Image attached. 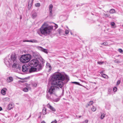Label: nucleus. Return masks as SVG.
<instances>
[{
    "instance_id": "f257e3e1",
    "label": "nucleus",
    "mask_w": 123,
    "mask_h": 123,
    "mask_svg": "<svg viewBox=\"0 0 123 123\" xmlns=\"http://www.w3.org/2000/svg\"><path fill=\"white\" fill-rule=\"evenodd\" d=\"M54 78V79L51 83L54 85L52 86L48 90L50 94H54L56 90L59 88L57 86L62 88L63 84L69 80L68 77L66 76L65 77L64 75L59 73L55 75Z\"/></svg>"
},
{
    "instance_id": "f03ea898",
    "label": "nucleus",
    "mask_w": 123,
    "mask_h": 123,
    "mask_svg": "<svg viewBox=\"0 0 123 123\" xmlns=\"http://www.w3.org/2000/svg\"><path fill=\"white\" fill-rule=\"evenodd\" d=\"M4 62L8 66L12 65V68H16L19 70L21 69L20 63L17 60L16 56L14 54L11 55L10 58L8 57L5 58Z\"/></svg>"
},
{
    "instance_id": "7ed1b4c3",
    "label": "nucleus",
    "mask_w": 123,
    "mask_h": 123,
    "mask_svg": "<svg viewBox=\"0 0 123 123\" xmlns=\"http://www.w3.org/2000/svg\"><path fill=\"white\" fill-rule=\"evenodd\" d=\"M53 26L48 25L44 23L37 31V33L40 36L43 35L45 36L49 35L51 33L53 29Z\"/></svg>"
},
{
    "instance_id": "20e7f679",
    "label": "nucleus",
    "mask_w": 123,
    "mask_h": 123,
    "mask_svg": "<svg viewBox=\"0 0 123 123\" xmlns=\"http://www.w3.org/2000/svg\"><path fill=\"white\" fill-rule=\"evenodd\" d=\"M31 55L29 54L22 55L20 58V61L23 63H27L30 60Z\"/></svg>"
},
{
    "instance_id": "39448f33",
    "label": "nucleus",
    "mask_w": 123,
    "mask_h": 123,
    "mask_svg": "<svg viewBox=\"0 0 123 123\" xmlns=\"http://www.w3.org/2000/svg\"><path fill=\"white\" fill-rule=\"evenodd\" d=\"M39 62L36 59H33L28 63L29 65L31 67H36L38 65Z\"/></svg>"
},
{
    "instance_id": "423d86ee",
    "label": "nucleus",
    "mask_w": 123,
    "mask_h": 123,
    "mask_svg": "<svg viewBox=\"0 0 123 123\" xmlns=\"http://www.w3.org/2000/svg\"><path fill=\"white\" fill-rule=\"evenodd\" d=\"M40 60L41 62V63H40L39 64L38 63L37 68L39 70H40L42 69V67L44 66V63L45 62L44 60L42 57L40 58Z\"/></svg>"
},
{
    "instance_id": "0eeeda50",
    "label": "nucleus",
    "mask_w": 123,
    "mask_h": 123,
    "mask_svg": "<svg viewBox=\"0 0 123 123\" xmlns=\"http://www.w3.org/2000/svg\"><path fill=\"white\" fill-rule=\"evenodd\" d=\"M36 48L38 49L47 54L48 53L47 49L43 48L42 47L40 46H37Z\"/></svg>"
},
{
    "instance_id": "6e6552de",
    "label": "nucleus",
    "mask_w": 123,
    "mask_h": 123,
    "mask_svg": "<svg viewBox=\"0 0 123 123\" xmlns=\"http://www.w3.org/2000/svg\"><path fill=\"white\" fill-rule=\"evenodd\" d=\"M14 106V105L13 103H11L9 104L7 106V110H10L12 109Z\"/></svg>"
},
{
    "instance_id": "1a4fd4ad",
    "label": "nucleus",
    "mask_w": 123,
    "mask_h": 123,
    "mask_svg": "<svg viewBox=\"0 0 123 123\" xmlns=\"http://www.w3.org/2000/svg\"><path fill=\"white\" fill-rule=\"evenodd\" d=\"M28 69V67L27 66L24 65L22 67V70L24 72H26L27 71Z\"/></svg>"
},
{
    "instance_id": "9d476101",
    "label": "nucleus",
    "mask_w": 123,
    "mask_h": 123,
    "mask_svg": "<svg viewBox=\"0 0 123 123\" xmlns=\"http://www.w3.org/2000/svg\"><path fill=\"white\" fill-rule=\"evenodd\" d=\"M53 7V5L52 4H50L49 6V9L50 12L49 15L50 16H52V9Z\"/></svg>"
},
{
    "instance_id": "9b49d317",
    "label": "nucleus",
    "mask_w": 123,
    "mask_h": 123,
    "mask_svg": "<svg viewBox=\"0 0 123 123\" xmlns=\"http://www.w3.org/2000/svg\"><path fill=\"white\" fill-rule=\"evenodd\" d=\"M37 70L36 68H34L33 67H31V68H29V71L30 73H31L36 71Z\"/></svg>"
},
{
    "instance_id": "f8f14e48",
    "label": "nucleus",
    "mask_w": 123,
    "mask_h": 123,
    "mask_svg": "<svg viewBox=\"0 0 123 123\" xmlns=\"http://www.w3.org/2000/svg\"><path fill=\"white\" fill-rule=\"evenodd\" d=\"M47 106L48 108L50 109L51 110L55 111V109L52 106H51L49 104H48L47 105Z\"/></svg>"
},
{
    "instance_id": "ddd939ff",
    "label": "nucleus",
    "mask_w": 123,
    "mask_h": 123,
    "mask_svg": "<svg viewBox=\"0 0 123 123\" xmlns=\"http://www.w3.org/2000/svg\"><path fill=\"white\" fill-rule=\"evenodd\" d=\"M7 90L6 88H3L1 90V93L3 95H5L6 94V92Z\"/></svg>"
},
{
    "instance_id": "4468645a",
    "label": "nucleus",
    "mask_w": 123,
    "mask_h": 123,
    "mask_svg": "<svg viewBox=\"0 0 123 123\" xmlns=\"http://www.w3.org/2000/svg\"><path fill=\"white\" fill-rule=\"evenodd\" d=\"M27 42H31L32 43H38V41L35 39H32L30 40H28L26 41Z\"/></svg>"
},
{
    "instance_id": "2eb2a0df",
    "label": "nucleus",
    "mask_w": 123,
    "mask_h": 123,
    "mask_svg": "<svg viewBox=\"0 0 123 123\" xmlns=\"http://www.w3.org/2000/svg\"><path fill=\"white\" fill-rule=\"evenodd\" d=\"M3 99L4 102H8L10 100V98L8 97L3 98Z\"/></svg>"
},
{
    "instance_id": "dca6fc26",
    "label": "nucleus",
    "mask_w": 123,
    "mask_h": 123,
    "mask_svg": "<svg viewBox=\"0 0 123 123\" xmlns=\"http://www.w3.org/2000/svg\"><path fill=\"white\" fill-rule=\"evenodd\" d=\"M46 66L47 68H49V70L50 71L51 69V67L50 64L48 63H47L46 64Z\"/></svg>"
},
{
    "instance_id": "f3484780",
    "label": "nucleus",
    "mask_w": 123,
    "mask_h": 123,
    "mask_svg": "<svg viewBox=\"0 0 123 123\" xmlns=\"http://www.w3.org/2000/svg\"><path fill=\"white\" fill-rule=\"evenodd\" d=\"M13 80V78L12 77H9L7 79V82H10L12 81Z\"/></svg>"
},
{
    "instance_id": "a211bd4d",
    "label": "nucleus",
    "mask_w": 123,
    "mask_h": 123,
    "mask_svg": "<svg viewBox=\"0 0 123 123\" xmlns=\"http://www.w3.org/2000/svg\"><path fill=\"white\" fill-rule=\"evenodd\" d=\"M109 12L111 14H113L115 13V11L114 9H112L110 10Z\"/></svg>"
},
{
    "instance_id": "6ab92c4d",
    "label": "nucleus",
    "mask_w": 123,
    "mask_h": 123,
    "mask_svg": "<svg viewBox=\"0 0 123 123\" xmlns=\"http://www.w3.org/2000/svg\"><path fill=\"white\" fill-rule=\"evenodd\" d=\"M46 109L45 108H44L43 109V115H45L46 114Z\"/></svg>"
},
{
    "instance_id": "aec40b11",
    "label": "nucleus",
    "mask_w": 123,
    "mask_h": 123,
    "mask_svg": "<svg viewBox=\"0 0 123 123\" xmlns=\"http://www.w3.org/2000/svg\"><path fill=\"white\" fill-rule=\"evenodd\" d=\"M93 103V102L92 101H91L87 104V105L86 106V107H87L88 106H90L92 105Z\"/></svg>"
},
{
    "instance_id": "412c9836",
    "label": "nucleus",
    "mask_w": 123,
    "mask_h": 123,
    "mask_svg": "<svg viewBox=\"0 0 123 123\" xmlns=\"http://www.w3.org/2000/svg\"><path fill=\"white\" fill-rule=\"evenodd\" d=\"M33 1L34 0H31V2H30V1H29L28 4V6H30V7H31L32 6Z\"/></svg>"
},
{
    "instance_id": "4be33fe9",
    "label": "nucleus",
    "mask_w": 123,
    "mask_h": 123,
    "mask_svg": "<svg viewBox=\"0 0 123 123\" xmlns=\"http://www.w3.org/2000/svg\"><path fill=\"white\" fill-rule=\"evenodd\" d=\"M115 24L114 22H112L111 23V25L112 26V28H115L116 27L115 26Z\"/></svg>"
},
{
    "instance_id": "5701e85b",
    "label": "nucleus",
    "mask_w": 123,
    "mask_h": 123,
    "mask_svg": "<svg viewBox=\"0 0 123 123\" xmlns=\"http://www.w3.org/2000/svg\"><path fill=\"white\" fill-rule=\"evenodd\" d=\"M23 90L25 92H27L28 90V88L27 87L24 88L23 89Z\"/></svg>"
},
{
    "instance_id": "b1692460",
    "label": "nucleus",
    "mask_w": 123,
    "mask_h": 123,
    "mask_svg": "<svg viewBox=\"0 0 123 123\" xmlns=\"http://www.w3.org/2000/svg\"><path fill=\"white\" fill-rule=\"evenodd\" d=\"M105 116V115L104 114H103V113L101 114V119H103V118Z\"/></svg>"
},
{
    "instance_id": "393cba45",
    "label": "nucleus",
    "mask_w": 123,
    "mask_h": 123,
    "mask_svg": "<svg viewBox=\"0 0 123 123\" xmlns=\"http://www.w3.org/2000/svg\"><path fill=\"white\" fill-rule=\"evenodd\" d=\"M32 15L33 18H35L37 16V13L36 12L32 14Z\"/></svg>"
},
{
    "instance_id": "a878e982",
    "label": "nucleus",
    "mask_w": 123,
    "mask_h": 123,
    "mask_svg": "<svg viewBox=\"0 0 123 123\" xmlns=\"http://www.w3.org/2000/svg\"><path fill=\"white\" fill-rule=\"evenodd\" d=\"M101 45H104L105 46H106L108 45V43L107 42H105L103 43H101Z\"/></svg>"
},
{
    "instance_id": "bb28decb",
    "label": "nucleus",
    "mask_w": 123,
    "mask_h": 123,
    "mask_svg": "<svg viewBox=\"0 0 123 123\" xmlns=\"http://www.w3.org/2000/svg\"><path fill=\"white\" fill-rule=\"evenodd\" d=\"M35 5L36 6L38 7L40 6V3H37Z\"/></svg>"
},
{
    "instance_id": "cd10ccee",
    "label": "nucleus",
    "mask_w": 123,
    "mask_h": 123,
    "mask_svg": "<svg viewBox=\"0 0 123 123\" xmlns=\"http://www.w3.org/2000/svg\"><path fill=\"white\" fill-rule=\"evenodd\" d=\"M114 62L115 63H120V62L117 59H116L114 60Z\"/></svg>"
},
{
    "instance_id": "c85d7f7f",
    "label": "nucleus",
    "mask_w": 123,
    "mask_h": 123,
    "mask_svg": "<svg viewBox=\"0 0 123 123\" xmlns=\"http://www.w3.org/2000/svg\"><path fill=\"white\" fill-rule=\"evenodd\" d=\"M104 62L102 61H98L97 63L101 65L103 64Z\"/></svg>"
},
{
    "instance_id": "c756f323",
    "label": "nucleus",
    "mask_w": 123,
    "mask_h": 123,
    "mask_svg": "<svg viewBox=\"0 0 123 123\" xmlns=\"http://www.w3.org/2000/svg\"><path fill=\"white\" fill-rule=\"evenodd\" d=\"M72 83L75 84H78L80 86H82L80 84L79 82H72Z\"/></svg>"
},
{
    "instance_id": "7c9ffc66",
    "label": "nucleus",
    "mask_w": 123,
    "mask_h": 123,
    "mask_svg": "<svg viewBox=\"0 0 123 123\" xmlns=\"http://www.w3.org/2000/svg\"><path fill=\"white\" fill-rule=\"evenodd\" d=\"M96 108L94 106H93L92 108V111H95L96 110Z\"/></svg>"
},
{
    "instance_id": "2f4dec72",
    "label": "nucleus",
    "mask_w": 123,
    "mask_h": 123,
    "mask_svg": "<svg viewBox=\"0 0 123 123\" xmlns=\"http://www.w3.org/2000/svg\"><path fill=\"white\" fill-rule=\"evenodd\" d=\"M102 76L104 78H106V76H107V75L105 74H102Z\"/></svg>"
},
{
    "instance_id": "473e14b6",
    "label": "nucleus",
    "mask_w": 123,
    "mask_h": 123,
    "mask_svg": "<svg viewBox=\"0 0 123 123\" xmlns=\"http://www.w3.org/2000/svg\"><path fill=\"white\" fill-rule=\"evenodd\" d=\"M88 122V120L87 119L85 121L81 123H87Z\"/></svg>"
},
{
    "instance_id": "72a5a7b5",
    "label": "nucleus",
    "mask_w": 123,
    "mask_h": 123,
    "mask_svg": "<svg viewBox=\"0 0 123 123\" xmlns=\"http://www.w3.org/2000/svg\"><path fill=\"white\" fill-rule=\"evenodd\" d=\"M113 90L114 92H116L117 90V88L116 87H115L113 88Z\"/></svg>"
},
{
    "instance_id": "f704fd0d",
    "label": "nucleus",
    "mask_w": 123,
    "mask_h": 123,
    "mask_svg": "<svg viewBox=\"0 0 123 123\" xmlns=\"http://www.w3.org/2000/svg\"><path fill=\"white\" fill-rule=\"evenodd\" d=\"M32 86L34 87H36L37 86V84L35 83H32Z\"/></svg>"
},
{
    "instance_id": "c9c22d12",
    "label": "nucleus",
    "mask_w": 123,
    "mask_h": 123,
    "mask_svg": "<svg viewBox=\"0 0 123 123\" xmlns=\"http://www.w3.org/2000/svg\"><path fill=\"white\" fill-rule=\"evenodd\" d=\"M121 81L120 80H118L117 82V85H118L120 83Z\"/></svg>"
},
{
    "instance_id": "e433bc0d",
    "label": "nucleus",
    "mask_w": 123,
    "mask_h": 123,
    "mask_svg": "<svg viewBox=\"0 0 123 123\" xmlns=\"http://www.w3.org/2000/svg\"><path fill=\"white\" fill-rule=\"evenodd\" d=\"M62 31V30L61 29H59L58 30V32L59 34H60L61 33Z\"/></svg>"
},
{
    "instance_id": "4c0bfd02",
    "label": "nucleus",
    "mask_w": 123,
    "mask_h": 123,
    "mask_svg": "<svg viewBox=\"0 0 123 123\" xmlns=\"http://www.w3.org/2000/svg\"><path fill=\"white\" fill-rule=\"evenodd\" d=\"M119 51L121 53H122L123 52V50L121 49H118Z\"/></svg>"
},
{
    "instance_id": "58836bf2",
    "label": "nucleus",
    "mask_w": 123,
    "mask_h": 123,
    "mask_svg": "<svg viewBox=\"0 0 123 123\" xmlns=\"http://www.w3.org/2000/svg\"><path fill=\"white\" fill-rule=\"evenodd\" d=\"M104 15L106 17H108L109 16H110V15L109 14H104Z\"/></svg>"
},
{
    "instance_id": "ea45409f",
    "label": "nucleus",
    "mask_w": 123,
    "mask_h": 123,
    "mask_svg": "<svg viewBox=\"0 0 123 123\" xmlns=\"http://www.w3.org/2000/svg\"><path fill=\"white\" fill-rule=\"evenodd\" d=\"M69 33V31L68 30H66L65 33L66 34H67Z\"/></svg>"
},
{
    "instance_id": "a19ab883",
    "label": "nucleus",
    "mask_w": 123,
    "mask_h": 123,
    "mask_svg": "<svg viewBox=\"0 0 123 123\" xmlns=\"http://www.w3.org/2000/svg\"><path fill=\"white\" fill-rule=\"evenodd\" d=\"M57 122V121L56 120H55L54 121L52 122L51 123H56Z\"/></svg>"
},
{
    "instance_id": "79ce46f5",
    "label": "nucleus",
    "mask_w": 123,
    "mask_h": 123,
    "mask_svg": "<svg viewBox=\"0 0 123 123\" xmlns=\"http://www.w3.org/2000/svg\"><path fill=\"white\" fill-rule=\"evenodd\" d=\"M59 98L55 100V101L57 102L59 100Z\"/></svg>"
},
{
    "instance_id": "37998d69",
    "label": "nucleus",
    "mask_w": 123,
    "mask_h": 123,
    "mask_svg": "<svg viewBox=\"0 0 123 123\" xmlns=\"http://www.w3.org/2000/svg\"><path fill=\"white\" fill-rule=\"evenodd\" d=\"M20 19H21L22 18V16L21 15H20Z\"/></svg>"
},
{
    "instance_id": "c03bdc74",
    "label": "nucleus",
    "mask_w": 123,
    "mask_h": 123,
    "mask_svg": "<svg viewBox=\"0 0 123 123\" xmlns=\"http://www.w3.org/2000/svg\"><path fill=\"white\" fill-rule=\"evenodd\" d=\"M58 25H55V27L56 28H57L58 27Z\"/></svg>"
},
{
    "instance_id": "a18cd8bd",
    "label": "nucleus",
    "mask_w": 123,
    "mask_h": 123,
    "mask_svg": "<svg viewBox=\"0 0 123 123\" xmlns=\"http://www.w3.org/2000/svg\"><path fill=\"white\" fill-rule=\"evenodd\" d=\"M2 110V107H0V111H1Z\"/></svg>"
},
{
    "instance_id": "49530a36",
    "label": "nucleus",
    "mask_w": 123,
    "mask_h": 123,
    "mask_svg": "<svg viewBox=\"0 0 123 123\" xmlns=\"http://www.w3.org/2000/svg\"><path fill=\"white\" fill-rule=\"evenodd\" d=\"M41 123H45V122L44 121H42Z\"/></svg>"
},
{
    "instance_id": "de8ad7c7",
    "label": "nucleus",
    "mask_w": 123,
    "mask_h": 123,
    "mask_svg": "<svg viewBox=\"0 0 123 123\" xmlns=\"http://www.w3.org/2000/svg\"><path fill=\"white\" fill-rule=\"evenodd\" d=\"M27 41V40H24V41H23V42H27L26 41Z\"/></svg>"
},
{
    "instance_id": "09e8293b",
    "label": "nucleus",
    "mask_w": 123,
    "mask_h": 123,
    "mask_svg": "<svg viewBox=\"0 0 123 123\" xmlns=\"http://www.w3.org/2000/svg\"><path fill=\"white\" fill-rule=\"evenodd\" d=\"M103 73V72H100V74H101L102 73Z\"/></svg>"
},
{
    "instance_id": "8fccbe9b",
    "label": "nucleus",
    "mask_w": 123,
    "mask_h": 123,
    "mask_svg": "<svg viewBox=\"0 0 123 123\" xmlns=\"http://www.w3.org/2000/svg\"><path fill=\"white\" fill-rule=\"evenodd\" d=\"M66 27L68 29V30H69V29H68V27L67 26H66Z\"/></svg>"
},
{
    "instance_id": "3c124183",
    "label": "nucleus",
    "mask_w": 123,
    "mask_h": 123,
    "mask_svg": "<svg viewBox=\"0 0 123 123\" xmlns=\"http://www.w3.org/2000/svg\"><path fill=\"white\" fill-rule=\"evenodd\" d=\"M81 116H79V117L80 118L81 117Z\"/></svg>"
},
{
    "instance_id": "603ef678",
    "label": "nucleus",
    "mask_w": 123,
    "mask_h": 123,
    "mask_svg": "<svg viewBox=\"0 0 123 123\" xmlns=\"http://www.w3.org/2000/svg\"><path fill=\"white\" fill-rule=\"evenodd\" d=\"M71 35H72V32H71Z\"/></svg>"
},
{
    "instance_id": "864d4df0",
    "label": "nucleus",
    "mask_w": 123,
    "mask_h": 123,
    "mask_svg": "<svg viewBox=\"0 0 123 123\" xmlns=\"http://www.w3.org/2000/svg\"><path fill=\"white\" fill-rule=\"evenodd\" d=\"M83 86L82 85L81 86Z\"/></svg>"
}]
</instances>
